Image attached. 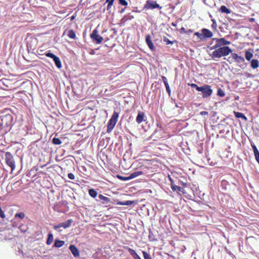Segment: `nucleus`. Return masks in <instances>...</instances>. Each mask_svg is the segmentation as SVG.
I'll return each instance as SVG.
<instances>
[{
	"label": "nucleus",
	"instance_id": "32",
	"mask_svg": "<svg viewBox=\"0 0 259 259\" xmlns=\"http://www.w3.org/2000/svg\"><path fill=\"white\" fill-rule=\"evenodd\" d=\"M114 1V0H106V3H108V5H107V9L108 10H109L111 8Z\"/></svg>",
	"mask_w": 259,
	"mask_h": 259
},
{
	"label": "nucleus",
	"instance_id": "17",
	"mask_svg": "<svg viewBox=\"0 0 259 259\" xmlns=\"http://www.w3.org/2000/svg\"><path fill=\"white\" fill-rule=\"evenodd\" d=\"M98 198L100 200L102 201V203L103 204H107L110 202V199L107 197H105L102 194H100L98 196Z\"/></svg>",
	"mask_w": 259,
	"mask_h": 259
},
{
	"label": "nucleus",
	"instance_id": "45",
	"mask_svg": "<svg viewBox=\"0 0 259 259\" xmlns=\"http://www.w3.org/2000/svg\"><path fill=\"white\" fill-rule=\"evenodd\" d=\"M255 158L257 163L259 164V153L254 154Z\"/></svg>",
	"mask_w": 259,
	"mask_h": 259
},
{
	"label": "nucleus",
	"instance_id": "53",
	"mask_svg": "<svg viewBox=\"0 0 259 259\" xmlns=\"http://www.w3.org/2000/svg\"><path fill=\"white\" fill-rule=\"evenodd\" d=\"M164 85L165 86V88H167V87H169V84L168 83L167 81H166V82H164Z\"/></svg>",
	"mask_w": 259,
	"mask_h": 259
},
{
	"label": "nucleus",
	"instance_id": "13",
	"mask_svg": "<svg viewBox=\"0 0 259 259\" xmlns=\"http://www.w3.org/2000/svg\"><path fill=\"white\" fill-rule=\"evenodd\" d=\"M146 42L148 47L151 51L155 50L154 46L151 39V36L149 34L146 35Z\"/></svg>",
	"mask_w": 259,
	"mask_h": 259
},
{
	"label": "nucleus",
	"instance_id": "28",
	"mask_svg": "<svg viewBox=\"0 0 259 259\" xmlns=\"http://www.w3.org/2000/svg\"><path fill=\"white\" fill-rule=\"evenodd\" d=\"M142 253L144 259H152L151 255L146 251H142Z\"/></svg>",
	"mask_w": 259,
	"mask_h": 259
},
{
	"label": "nucleus",
	"instance_id": "10",
	"mask_svg": "<svg viewBox=\"0 0 259 259\" xmlns=\"http://www.w3.org/2000/svg\"><path fill=\"white\" fill-rule=\"evenodd\" d=\"M12 117L11 115H7L2 119V125H5L6 126H9L12 124Z\"/></svg>",
	"mask_w": 259,
	"mask_h": 259
},
{
	"label": "nucleus",
	"instance_id": "48",
	"mask_svg": "<svg viewBox=\"0 0 259 259\" xmlns=\"http://www.w3.org/2000/svg\"><path fill=\"white\" fill-rule=\"evenodd\" d=\"M193 32V30L189 29L186 30V34H189L190 33H192Z\"/></svg>",
	"mask_w": 259,
	"mask_h": 259
},
{
	"label": "nucleus",
	"instance_id": "7",
	"mask_svg": "<svg viewBox=\"0 0 259 259\" xmlns=\"http://www.w3.org/2000/svg\"><path fill=\"white\" fill-rule=\"evenodd\" d=\"M144 8L149 10L154 9L155 8H158L159 9H161L162 8L159 6V4H157L156 1L148 0L147 1L146 4L144 5Z\"/></svg>",
	"mask_w": 259,
	"mask_h": 259
},
{
	"label": "nucleus",
	"instance_id": "44",
	"mask_svg": "<svg viewBox=\"0 0 259 259\" xmlns=\"http://www.w3.org/2000/svg\"><path fill=\"white\" fill-rule=\"evenodd\" d=\"M200 114L202 116H205V115H208V113L207 111H203L200 112Z\"/></svg>",
	"mask_w": 259,
	"mask_h": 259
},
{
	"label": "nucleus",
	"instance_id": "15",
	"mask_svg": "<svg viewBox=\"0 0 259 259\" xmlns=\"http://www.w3.org/2000/svg\"><path fill=\"white\" fill-rule=\"evenodd\" d=\"M123 248L125 249H127L129 253L132 256V257L134 258V259H137L139 258V257H140L136 252V251L130 247H128L127 246H123Z\"/></svg>",
	"mask_w": 259,
	"mask_h": 259
},
{
	"label": "nucleus",
	"instance_id": "40",
	"mask_svg": "<svg viewBox=\"0 0 259 259\" xmlns=\"http://www.w3.org/2000/svg\"><path fill=\"white\" fill-rule=\"evenodd\" d=\"M118 1H119V3L122 6H126L128 5L127 2L125 0H118Z\"/></svg>",
	"mask_w": 259,
	"mask_h": 259
},
{
	"label": "nucleus",
	"instance_id": "27",
	"mask_svg": "<svg viewBox=\"0 0 259 259\" xmlns=\"http://www.w3.org/2000/svg\"><path fill=\"white\" fill-rule=\"evenodd\" d=\"M253 57V54L249 51H246L245 52V58L247 60L249 61Z\"/></svg>",
	"mask_w": 259,
	"mask_h": 259
},
{
	"label": "nucleus",
	"instance_id": "51",
	"mask_svg": "<svg viewBox=\"0 0 259 259\" xmlns=\"http://www.w3.org/2000/svg\"><path fill=\"white\" fill-rule=\"evenodd\" d=\"M249 21L250 22H254V21H255V19H254V18H250L249 19Z\"/></svg>",
	"mask_w": 259,
	"mask_h": 259
},
{
	"label": "nucleus",
	"instance_id": "36",
	"mask_svg": "<svg viewBox=\"0 0 259 259\" xmlns=\"http://www.w3.org/2000/svg\"><path fill=\"white\" fill-rule=\"evenodd\" d=\"M132 203L133 202L132 201H126L125 202H120L118 203V204L123 205H128L132 204Z\"/></svg>",
	"mask_w": 259,
	"mask_h": 259
},
{
	"label": "nucleus",
	"instance_id": "49",
	"mask_svg": "<svg viewBox=\"0 0 259 259\" xmlns=\"http://www.w3.org/2000/svg\"><path fill=\"white\" fill-rule=\"evenodd\" d=\"M178 23V20H177L176 22H173L171 23V25L174 26V27H176L177 26V23Z\"/></svg>",
	"mask_w": 259,
	"mask_h": 259
},
{
	"label": "nucleus",
	"instance_id": "42",
	"mask_svg": "<svg viewBox=\"0 0 259 259\" xmlns=\"http://www.w3.org/2000/svg\"><path fill=\"white\" fill-rule=\"evenodd\" d=\"M19 229H20V230H21V231L22 232H25L26 231V229L25 226L23 225L20 226Z\"/></svg>",
	"mask_w": 259,
	"mask_h": 259
},
{
	"label": "nucleus",
	"instance_id": "35",
	"mask_svg": "<svg viewBox=\"0 0 259 259\" xmlns=\"http://www.w3.org/2000/svg\"><path fill=\"white\" fill-rule=\"evenodd\" d=\"M117 177L119 179H120L121 180H123V181H127V180H130V176H128V177H123V176H120V175H117Z\"/></svg>",
	"mask_w": 259,
	"mask_h": 259
},
{
	"label": "nucleus",
	"instance_id": "2",
	"mask_svg": "<svg viewBox=\"0 0 259 259\" xmlns=\"http://www.w3.org/2000/svg\"><path fill=\"white\" fill-rule=\"evenodd\" d=\"M118 117L119 112L114 111L111 118L109 120L107 124V132L108 133H110L114 127L115 124L117 123Z\"/></svg>",
	"mask_w": 259,
	"mask_h": 259
},
{
	"label": "nucleus",
	"instance_id": "24",
	"mask_svg": "<svg viewBox=\"0 0 259 259\" xmlns=\"http://www.w3.org/2000/svg\"><path fill=\"white\" fill-rule=\"evenodd\" d=\"M171 188L174 191H177L178 192H182L184 193L183 191V189L181 187L176 186L175 185H172Z\"/></svg>",
	"mask_w": 259,
	"mask_h": 259
},
{
	"label": "nucleus",
	"instance_id": "19",
	"mask_svg": "<svg viewBox=\"0 0 259 259\" xmlns=\"http://www.w3.org/2000/svg\"><path fill=\"white\" fill-rule=\"evenodd\" d=\"M233 113L236 118H241L244 119L245 121L247 120V118L242 113L238 112H236V111H234L233 112Z\"/></svg>",
	"mask_w": 259,
	"mask_h": 259
},
{
	"label": "nucleus",
	"instance_id": "9",
	"mask_svg": "<svg viewBox=\"0 0 259 259\" xmlns=\"http://www.w3.org/2000/svg\"><path fill=\"white\" fill-rule=\"evenodd\" d=\"M72 222L73 221L71 219L68 220L67 221L65 222H63L57 225H55L54 227V229L55 230H57L61 227H63L64 229H66L71 226V224L72 223Z\"/></svg>",
	"mask_w": 259,
	"mask_h": 259
},
{
	"label": "nucleus",
	"instance_id": "20",
	"mask_svg": "<svg viewBox=\"0 0 259 259\" xmlns=\"http://www.w3.org/2000/svg\"><path fill=\"white\" fill-rule=\"evenodd\" d=\"M143 174V172L142 171H135L130 175L129 176H130V180L134 179L136 177H138L140 175H142Z\"/></svg>",
	"mask_w": 259,
	"mask_h": 259
},
{
	"label": "nucleus",
	"instance_id": "14",
	"mask_svg": "<svg viewBox=\"0 0 259 259\" xmlns=\"http://www.w3.org/2000/svg\"><path fill=\"white\" fill-rule=\"evenodd\" d=\"M69 248L74 256L78 257L79 256L78 249L74 245H70Z\"/></svg>",
	"mask_w": 259,
	"mask_h": 259
},
{
	"label": "nucleus",
	"instance_id": "29",
	"mask_svg": "<svg viewBox=\"0 0 259 259\" xmlns=\"http://www.w3.org/2000/svg\"><path fill=\"white\" fill-rule=\"evenodd\" d=\"M194 35L197 36L198 38L200 40H201V41L204 40L203 33L202 32L200 33L199 32H196L194 33Z\"/></svg>",
	"mask_w": 259,
	"mask_h": 259
},
{
	"label": "nucleus",
	"instance_id": "39",
	"mask_svg": "<svg viewBox=\"0 0 259 259\" xmlns=\"http://www.w3.org/2000/svg\"><path fill=\"white\" fill-rule=\"evenodd\" d=\"M187 84L188 86H190L192 88H195L197 91H198V89L200 88V87H198L196 84H195V83H188Z\"/></svg>",
	"mask_w": 259,
	"mask_h": 259
},
{
	"label": "nucleus",
	"instance_id": "33",
	"mask_svg": "<svg viewBox=\"0 0 259 259\" xmlns=\"http://www.w3.org/2000/svg\"><path fill=\"white\" fill-rule=\"evenodd\" d=\"M163 41L164 42H165L166 43V45H172L174 44V43L175 42H176V41L175 40V41H171V40H169L167 37H164L163 38Z\"/></svg>",
	"mask_w": 259,
	"mask_h": 259
},
{
	"label": "nucleus",
	"instance_id": "46",
	"mask_svg": "<svg viewBox=\"0 0 259 259\" xmlns=\"http://www.w3.org/2000/svg\"><path fill=\"white\" fill-rule=\"evenodd\" d=\"M180 31L181 33H186V30H185V28L184 27H182L180 29Z\"/></svg>",
	"mask_w": 259,
	"mask_h": 259
},
{
	"label": "nucleus",
	"instance_id": "52",
	"mask_svg": "<svg viewBox=\"0 0 259 259\" xmlns=\"http://www.w3.org/2000/svg\"><path fill=\"white\" fill-rule=\"evenodd\" d=\"M169 180H170V185H171V186H172V185H175L174 183V181H173V180L171 178H169Z\"/></svg>",
	"mask_w": 259,
	"mask_h": 259
},
{
	"label": "nucleus",
	"instance_id": "4",
	"mask_svg": "<svg viewBox=\"0 0 259 259\" xmlns=\"http://www.w3.org/2000/svg\"><path fill=\"white\" fill-rule=\"evenodd\" d=\"M5 160L6 164L11 167V172L15 169L16 164L14 156L10 152L5 153Z\"/></svg>",
	"mask_w": 259,
	"mask_h": 259
},
{
	"label": "nucleus",
	"instance_id": "43",
	"mask_svg": "<svg viewBox=\"0 0 259 259\" xmlns=\"http://www.w3.org/2000/svg\"><path fill=\"white\" fill-rule=\"evenodd\" d=\"M68 177L70 180H74L75 179L74 175L72 173H69L68 174Z\"/></svg>",
	"mask_w": 259,
	"mask_h": 259
},
{
	"label": "nucleus",
	"instance_id": "37",
	"mask_svg": "<svg viewBox=\"0 0 259 259\" xmlns=\"http://www.w3.org/2000/svg\"><path fill=\"white\" fill-rule=\"evenodd\" d=\"M15 217V218L18 217L21 219H23L25 217V214L23 212H20L16 213Z\"/></svg>",
	"mask_w": 259,
	"mask_h": 259
},
{
	"label": "nucleus",
	"instance_id": "18",
	"mask_svg": "<svg viewBox=\"0 0 259 259\" xmlns=\"http://www.w3.org/2000/svg\"><path fill=\"white\" fill-rule=\"evenodd\" d=\"M259 66V61L257 59H252L250 61V67L253 69H256Z\"/></svg>",
	"mask_w": 259,
	"mask_h": 259
},
{
	"label": "nucleus",
	"instance_id": "41",
	"mask_svg": "<svg viewBox=\"0 0 259 259\" xmlns=\"http://www.w3.org/2000/svg\"><path fill=\"white\" fill-rule=\"evenodd\" d=\"M252 148L253 152H254V154L259 153L258 150H257L256 147L254 145H252Z\"/></svg>",
	"mask_w": 259,
	"mask_h": 259
},
{
	"label": "nucleus",
	"instance_id": "3",
	"mask_svg": "<svg viewBox=\"0 0 259 259\" xmlns=\"http://www.w3.org/2000/svg\"><path fill=\"white\" fill-rule=\"evenodd\" d=\"M198 91L201 92L203 98H208L212 93L211 87L207 84H204L203 86L200 87V88L198 89Z\"/></svg>",
	"mask_w": 259,
	"mask_h": 259
},
{
	"label": "nucleus",
	"instance_id": "55",
	"mask_svg": "<svg viewBox=\"0 0 259 259\" xmlns=\"http://www.w3.org/2000/svg\"><path fill=\"white\" fill-rule=\"evenodd\" d=\"M182 184L184 187L187 186V183H182Z\"/></svg>",
	"mask_w": 259,
	"mask_h": 259
},
{
	"label": "nucleus",
	"instance_id": "23",
	"mask_svg": "<svg viewBox=\"0 0 259 259\" xmlns=\"http://www.w3.org/2000/svg\"><path fill=\"white\" fill-rule=\"evenodd\" d=\"M54 240V237L52 234L49 233L48 234V239L46 241L47 245H50L52 243Z\"/></svg>",
	"mask_w": 259,
	"mask_h": 259
},
{
	"label": "nucleus",
	"instance_id": "56",
	"mask_svg": "<svg viewBox=\"0 0 259 259\" xmlns=\"http://www.w3.org/2000/svg\"><path fill=\"white\" fill-rule=\"evenodd\" d=\"M124 10H125V8L122 9L120 11V13H123L124 12Z\"/></svg>",
	"mask_w": 259,
	"mask_h": 259
},
{
	"label": "nucleus",
	"instance_id": "25",
	"mask_svg": "<svg viewBox=\"0 0 259 259\" xmlns=\"http://www.w3.org/2000/svg\"><path fill=\"white\" fill-rule=\"evenodd\" d=\"M89 194L93 198L96 197L98 194L97 191L94 189H90L89 191Z\"/></svg>",
	"mask_w": 259,
	"mask_h": 259
},
{
	"label": "nucleus",
	"instance_id": "12",
	"mask_svg": "<svg viewBox=\"0 0 259 259\" xmlns=\"http://www.w3.org/2000/svg\"><path fill=\"white\" fill-rule=\"evenodd\" d=\"M201 32L203 33L204 40L206 39V38H211L213 35L212 32L206 28L202 29Z\"/></svg>",
	"mask_w": 259,
	"mask_h": 259
},
{
	"label": "nucleus",
	"instance_id": "50",
	"mask_svg": "<svg viewBox=\"0 0 259 259\" xmlns=\"http://www.w3.org/2000/svg\"><path fill=\"white\" fill-rule=\"evenodd\" d=\"M161 78H162V80H163V82H166V81H167V78H166V77H165V76H161Z\"/></svg>",
	"mask_w": 259,
	"mask_h": 259
},
{
	"label": "nucleus",
	"instance_id": "34",
	"mask_svg": "<svg viewBox=\"0 0 259 259\" xmlns=\"http://www.w3.org/2000/svg\"><path fill=\"white\" fill-rule=\"evenodd\" d=\"M134 18V16L133 15H125L124 16L123 18L122 19V21H126L128 20H132Z\"/></svg>",
	"mask_w": 259,
	"mask_h": 259
},
{
	"label": "nucleus",
	"instance_id": "57",
	"mask_svg": "<svg viewBox=\"0 0 259 259\" xmlns=\"http://www.w3.org/2000/svg\"><path fill=\"white\" fill-rule=\"evenodd\" d=\"M74 16H72V17H71V19H74Z\"/></svg>",
	"mask_w": 259,
	"mask_h": 259
},
{
	"label": "nucleus",
	"instance_id": "21",
	"mask_svg": "<svg viewBox=\"0 0 259 259\" xmlns=\"http://www.w3.org/2000/svg\"><path fill=\"white\" fill-rule=\"evenodd\" d=\"M219 11L222 13H226L227 14L231 13L230 10L227 8L225 6H221Z\"/></svg>",
	"mask_w": 259,
	"mask_h": 259
},
{
	"label": "nucleus",
	"instance_id": "38",
	"mask_svg": "<svg viewBox=\"0 0 259 259\" xmlns=\"http://www.w3.org/2000/svg\"><path fill=\"white\" fill-rule=\"evenodd\" d=\"M211 21H212V24L211 25V27H212V28L213 30H217V23L215 22V20L214 19H211Z\"/></svg>",
	"mask_w": 259,
	"mask_h": 259
},
{
	"label": "nucleus",
	"instance_id": "47",
	"mask_svg": "<svg viewBox=\"0 0 259 259\" xmlns=\"http://www.w3.org/2000/svg\"><path fill=\"white\" fill-rule=\"evenodd\" d=\"M166 88V92H167L168 95H170V89L169 86V87H167V88Z\"/></svg>",
	"mask_w": 259,
	"mask_h": 259
},
{
	"label": "nucleus",
	"instance_id": "8",
	"mask_svg": "<svg viewBox=\"0 0 259 259\" xmlns=\"http://www.w3.org/2000/svg\"><path fill=\"white\" fill-rule=\"evenodd\" d=\"M46 56L47 57L52 58L55 63L56 66L58 68H61L62 67V64L60 59L58 57L56 56L54 54L50 52L46 53Z\"/></svg>",
	"mask_w": 259,
	"mask_h": 259
},
{
	"label": "nucleus",
	"instance_id": "5",
	"mask_svg": "<svg viewBox=\"0 0 259 259\" xmlns=\"http://www.w3.org/2000/svg\"><path fill=\"white\" fill-rule=\"evenodd\" d=\"M213 40H215L216 44L214 46L212 47H210L209 48V49L210 50H212L214 49V48H217L219 47H222L226 46V45H228L231 44V42L230 41H228L226 40L225 38H213Z\"/></svg>",
	"mask_w": 259,
	"mask_h": 259
},
{
	"label": "nucleus",
	"instance_id": "11",
	"mask_svg": "<svg viewBox=\"0 0 259 259\" xmlns=\"http://www.w3.org/2000/svg\"><path fill=\"white\" fill-rule=\"evenodd\" d=\"M232 57L238 64H243L245 62L244 58L243 57L238 56L235 53L232 54Z\"/></svg>",
	"mask_w": 259,
	"mask_h": 259
},
{
	"label": "nucleus",
	"instance_id": "54",
	"mask_svg": "<svg viewBox=\"0 0 259 259\" xmlns=\"http://www.w3.org/2000/svg\"><path fill=\"white\" fill-rule=\"evenodd\" d=\"M246 76H247V77H250V76H251V74H249V73H246Z\"/></svg>",
	"mask_w": 259,
	"mask_h": 259
},
{
	"label": "nucleus",
	"instance_id": "1",
	"mask_svg": "<svg viewBox=\"0 0 259 259\" xmlns=\"http://www.w3.org/2000/svg\"><path fill=\"white\" fill-rule=\"evenodd\" d=\"M214 50L211 53L209 54V56L212 59L217 60V59L225 57L232 53V50L228 46L219 47L214 48Z\"/></svg>",
	"mask_w": 259,
	"mask_h": 259
},
{
	"label": "nucleus",
	"instance_id": "6",
	"mask_svg": "<svg viewBox=\"0 0 259 259\" xmlns=\"http://www.w3.org/2000/svg\"><path fill=\"white\" fill-rule=\"evenodd\" d=\"M90 37L93 41L95 42L97 44H101L103 40V37L98 34V31L97 29L93 31L90 35Z\"/></svg>",
	"mask_w": 259,
	"mask_h": 259
},
{
	"label": "nucleus",
	"instance_id": "31",
	"mask_svg": "<svg viewBox=\"0 0 259 259\" xmlns=\"http://www.w3.org/2000/svg\"><path fill=\"white\" fill-rule=\"evenodd\" d=\"M217 95L219 96V97H223L225 96V93L222 89L220 88L218 90Z\"/></svg>",
	"mask_w": 259,
	"mask_h": 259
},
{
	"label": "nucleus",
	"instance_id": "16",
	"mask_svg": "<svg viewBox=\"0 0 259 259\" xmlns=\"http://www.w3.org/2000/svg\"><path fill=\"white\" fill-rule=\"evenodd\" d=\"M145 113L143 112H139L138 115L136 117V121L138 123H141L143 121L145 120L144 119Z\"/></svg>",
	"mask_w": 259,
	"mask_h": 259
},
{
	"label": "nucleus",
	"instance_id": "26",
	"mask_svg": "<svg viewBox=\"0 0 259 259\" xmlns=\"http://www.w3.org/2000/svg\"><path fill=\"white\" fill-rule=\"evenodd\" d=\"M68 36L70 38L75 39L76 38V34L74 31L72 29L69 30L68 33Z\"/></svg>",
	"mask_w": 259,
	"mask_h": 259
},
{
	"label": "nucleus",
	"instance_id": "22",
	"mask_svg": "<svg viewBox=\"0 0 259 259\" xmlns=\"http://www.w3.org/2000/svg\"><path fill=\"white\" fill-rule=\"evenodd\" d=\"M65 244V242L64 241L59 240L58 239L55 240L54 243V246L57 248H59L63 246Z\"/></svg>",
	"mask_w": 259,
	"mask_h": 259
},
{
	"label": "nucleus",
	"instance_id": "30",
	"mask_svg": "<svg viewBox=\"0 0 259 259\" xmlns=\"http://www.w3.org/2000/svg\"><path fill=\"white\" fill-rule=\"evenodd\" d=\"M53 143L55 145H60L62 143L61 140L58 138H54L52 140Z\"/></svg>",
	"mask_w": 259,
	"mask_h": 259
}]
</instances>
